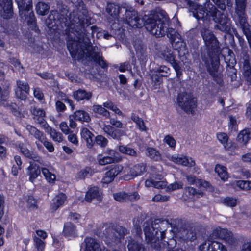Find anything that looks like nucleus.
<instances>
[{"mask_svg":"<svg viewBox=\"0 0 251 251\" xmlns=\"http://www.w3.org/2000/svg\"><path fill=\"white\" fill-rule=\"evenodd\" d=\"M169 159L176 164L184 166L192 167L195 164L194 160L191 157L183 154H173Z\"/></svg>","mask_w":251,"mask_h":251,"instance_id":"obj_13","label":"nucleus"},{"mask_svg":"<svg viewBox=\"0 0 251 251\" xmlns=\"http://www.w3.org/2000/svg\"><path fill=\"white\" fill-rule=\"evenodd\" d=\"M160 57L169 62L176 72L177 76L181 74V67L175 59L173 50L171 49L166 48L164 50L160 51Z\"/></svg>","mask_w":251,"mask_h":251,"instance_id":"obj_11","label":"nucleus"},{"mask_svg":"<svg viewBox=\"0 0 251 251\" xmlns=\"http://www.w3.org/2000/svg\"><path fill=\"white\" fill-rule=\"evenodd\" d=\"M155 72L160 74L162 76L167 77L170 74V69L165 65L160 66Z\"/></svg>","mask_w":251,"mask_h":251,"instance_id":"obj_52","label":"nucleus"},{"mask_svg":"<svg viewBox=\"0 0 251 251\" xmlns=\"http://www.w3.org/2000/svg\"><path fill=\"white\" fill-rule=\"evenodd\" d=\"M82 138L86 142L88 148L92 147L94 144V135L86 128H83L80 132Z\"/></svg>","mask_w":251,"mask_h":251,"instance_id":"obj_23","label":"nucleus"},{"mask_svg":"<svg viewBox=\"0 0 251 251\" xmlns=\"http://www.w3.org/2000/svg\"><path fill=\"white\" fill-rule=\"evenodd\" d=\"M41 142L43 143L44 146L46 147V148L49 151V152H53L54 151V148L52 145V144L49 142L48 141L46 140V138L44 136V139L43 141H40Z\"/></svg>","mask_w":251,"mask_h":251,"instance_id":"obj_58","label":"nucleus"},{"mask_svg":"<svg viewBox=\"0 0 251 251\" xmlns=\"http://www.w3.org/2000/svg\"><path fill=\"white\" fill-rule=\"evenodd\" d=\"M163 142L167 144L169 147L175 149L176 145V141L172 136L170 135H166L163 139Z\"/></svg>","mask_w":251,"mask_h":251,"instance_id":"obj_51","label":"nucleus"},{"mask_svg":"<svg viewBox=\"0 0 251 251\" xmlns=\"http://www.w3.org/2000/svg\"><path fill=\"white\" fill-rule=\"evenodd\" d=\"M96 143L101 147H105L108 142L107 140L101 135H98L95 138Z\"/></svg>","mask_w":251,"mask_h":251,"instance_id":"obj_56","label":"nucleus"},{"mask_svg":"<svg viewBox=\"0 0 251 251\" xmlns=\"http://www.w3.org/2000/svg\"><path fill=\"white\" fill-rule=\"evenodd\" d=\"M103 106L104 107L99 105H94L92 107V110L94 113L103 115L106 118H110V112L105 108L112 110L116 114L120 116L123 115L122 111L111 101H108L104 102Z\"/></svg>","mask_w":251,"mask_h":251,"instance_id":"obj_9","label":"nucleus"},{"mask_svg":"<svg viewBox=\"0 0 251 251\" xmlns=\"http://www.w3.org/2000/svg\"><path fill=\"white\" fill-rule=\"evenodd\" d=\"M17 3L21 18L27 20L28 25L33 27L35 25V20L32 9L31 1H17Z\"/></svg>","mask_w":251,"mask_h":251,"instance_id":"obj_6","label":"nucleus"},{"mask_svg":"<svg viewBox=\"0 0 251 251\" xmlns=\"http://www.w3.org/2000/svg\"><path fill=\"white\" fill-rule=\"evenodd\" d=\"M66 197L65 194L63 193L59 194L56 196L53 199L54 210H56L59 206L62 205L64 203Z\"/></svg>","mask_w":251,"mask_h":251,"instance_id":"obj_34","label":"nucleus"},{"mask_svg":"<svg viewBox=\"0 0 251 251\" xmlns=\"http://www.w3.org/2000/svg\"><path fill=\"white\" fill-rule=\"evenodd\" d=\"M103 129L105 132L115 139H120L125 134L124 131L116 129L110 125H104Z\"/></svg>","mask_w":251,"mask_h":251,"instance_id":"obj_21","label":"nucleus"},{"mask_svg":"<svg viewBox=\"0 0 251 251\" xmlns=\"http://www.w3.org/2000/svg\"><path fill=\"white\" fill-rule=\"evenodd\" d=\"M121 170L124 180H129L134 179L138 176L141 175L146 170V166L143 164L133 165L125 164L122 165Z\"/></svg>","mask_w":251,"mask_h":251,"instance_id":"obj_7","label":"nucleus"},{"mask_svg":"<svg viewBox=\"0 0 251 251\" xmlns=\"http://www.w3.org/2000/svg\"><path fill=\"white\" fill-rule=\"evenodd\" d=\"M20 150L21 152L26 157L29 158H32L34 160H35L37 158L36 156V155L32 153V152H30L27 148L26 147L24 146L23 144H22L21 145H20Z\"/></svg>","mask_w":251,"mask_h":251,"instance_id":"obj_47","label":"nucleus"},{"mask_svg":"<svg viewBox=\"0 0 251 251\" xmlns=\"http://www.w3.org/2000/svg\"><path fill=\"white\" fill-rule=\"evenodd\" d=\"M7 95V92H5L4 94L0 95V105H3L5 106L9 105L8 102L6 101Z\"/></svg>","mask_w":251,"mask_h":251,"instance_id":"obj_63","label":"nucleus"},{"mask_svg":"<svg viewBox=\"0 0 251 251\" xmlns=\"http://www.w3.org/2000/svg\"><path fill=\"white\" fill-rule=\"evenodd\" d=\"M119 151L123 154L131 156H134L136 154V152L133 149L125 146H120L119 147Z\"/></svg>","mask_w":251,"mask_h":251,"instance_id":"obj_49","label":"nucleus"},{"mask_svg":"<svg viewBox=\"0 0 251 251\" xmlns=\"http://www.w3.org/2000/svg\"><path fill=\"white\" fill-rule=\"evenodd\" d=\"M183 184L181 182H175L172 183L166 187V190L167 191H172L183 188Z\"/></svg>","mask_w":251,"mask_h":251,"instance_id":"obj_53","label":"nucleus"},{"mask_svg":"<svg viewBox=\"0 0 251 251\" xmlns=\"http://www.w3.org/2000/svg\"><path fill=\"white\" fill-rule=\"evenodd\" d=\"M228 126L229 129L231 131L238 130V121L236 117L232 115L228 116Z\"/></svg>","mask_w":251,"mask_h":251,"instance_id":"obj_42","label":"nucleus"},{"mask_svg":"<svg viewBox=\"0 0 251 251\" xmlns=\"http://www.w3.org/2000/svg\"><path fill=\"white\" fill-rule=\"evenodd\" d=\"M69 135L68 136V140L73 143L74 145L76 146L78 144V140L77 137V136L75 134L71 132L68 134Z\"/></svg>","mask_w":251,"mask_h":251,"instance_id":"obj_59","label":"nucleus"},{"mask_svg":"<svg viewBox=\"0 0 251 251\" xmlns=\"http://www.w3.org/2000/svg\"><path fill=\"white\" fill-rule=\"evenodd\" d=\"M128 194L125 192H120L113 194L114 199L118 201H124L127 200Z\"/></svg>","mask_w":251,"mask_h":251,"instance_id":"obj_48","label":"nucleus"},{"mask_svg":"<svg viewBox=\"0 0 251 251\" xmlns=\"http://www.w3.org/2000/svg\"><path fill=\"white\" fill-rule=\"evenodd\" d=\"M243 31L248 40L250 46L251 48V31L245 25V27L243 28Z\"/></svg>","mask_w":251,"mask_h":251,"instance_id":"obj_64","label":"nucleus"},{"mask_svg":"<svg viewBox=\"0 0 251 251\" xmlns=\"http://www.w3.org/2000/svg\"><path fill=\"white\" fill-rule=\"evenodd\" d=\"M110 123L111 125L115 126L117 128H122L123 127V123L117 119L114 118L110 119Z\"/></svg>","mask_w":251,"mask_h":251,"instance_id":"obj_62","label":"nucleus"},{"mask_svg":"<svg viewBox=\"0 0 251 251\" xmlns=\"http://www.w3.org/2000/svg\"><path fill=\"white\" fill-rule=\"evenodd\" d=\"M205 45L210 49H214L218 47V42L213 34L206 28H202L201 30Z\"/></svg>","mask_w":251,"mask_h":251,"instance_id":"obj_15","label":"nucleus"},{"mask_svg":"<svg viewBox=\"0 0 251 251\" xmlns=\"http://www.w3.org/2000/svg\"><path fill=\"white\" fill-rule=\"evenodd\" d=\"M23 90H20V88H15V94L17 98L25 100L26 98L27 95L29 94V88L25 87Z\"/></svg>","mask_w":251,"mask_h":251,"instance_id":"obj_44","label":"nucleus"},{"mask_svg":"<svg viewBox=\"0 0 251 251\" xmlns=\"http://www.w3.org/2000/svg\"><path fill=\"white\" fill-rule=\"evenodd\" d=\"M26 128L29 133L34 135L39 141H43L44 135L37 128L30 125L27 126Z\"/></svg>","mask_w":251,"mask_h":251,"instance_id":"obj_40","label":"nucleus"},{"mask_svg":"<svg viewBox=\"0 0 251 251\" xmlns=\"http://www.w3.org/2000/svg\"><path fill=\"white\" fill-rule=\"evenodd\" d=\"M214 171L222 180L225 181L227 180L228 175L226 167L220 164H216Z\"/></svg>","mask_w":251,"mask_h":251,"instance_id":"obj_26","label":"nucleus"},{"mask_svg":"<svg viewBox=\"0 0 251 251\" xmlns=\"http://www.w3.org/2000/svg\"><path fill=\"white\" fill-rule=\"evenodd\" d=\"M63 233L66 236L74 235L76 233L75 226L71 223H66L64 225Z\"/></svg>","mask_w":251,"mask_h":251,"instance_id":"obj_37","label":"nucleus"},{"mask_svg":"<svg viewBox=\"0 0 251 251\" xmlns=\"http://www.w3.org/2000/svg\"><path fill=\"white\" fill-rule=\"evenodd\" d=\"M73 117L75 120L81 122H89L91 117L89 114L84 110H77L73 114Z\"/></svg>","mask_w":251,"mask_h":251,"instance_id":"obj_25","label":"nucleus"},{"mask_svg":"<svg viewBox=\"0 0 251 251\" xmlns=\"http://www.w3.org/2000/svg\"><path fill=\"white\" fill-rule=\"evenodd\" d=\"M169 197L160 194L156 195L152 199L153 201L156 202L167 201L169 200Z\"/></svg>","mask_w":251,"mask_h":251,"instance_id":"obj_57","label":"nucleus"},{"mask_svg":"<svg viewBox=\"0 0 251 251\" xmlns=\"http://www.w3.org/2000/svg\"><path fill=\"white\" fill-rule=\"evenodd\" d=\"M132 120L135 122L138 127V128L142 131H146L147 127L145 125L143 120L140 118L138 116L132 113L131 116Z\"/></svg>","mask_w":251,"mask_h":251,"instance_id":"obj_33","label":"nucleus"},{"mask_svg":"<svg viewBox=\"0 0 251 251\" xmlns=\"http://www.w3.org/2000/svg\"><path fill=\"white\" fill-rule=\"evenodd\" d=\"M81 248L83 251H100L99 243L95 239L90 237H87L85 239Z\"/></svg>","mask_w":251,"mask_h":251,"instance_id":"obj_17","label":"nucleus"},{"mask_svg":"<svg viewBox=\"0 0 251 251\" xmlns=\"http://www.w3.org/2000/svg\"><path fill=\"white\" fill-rule=\"evenodd\" d=\"M177 101L180 106L187 112L192 113L196 106V99L191 94L185 93L178 95Z\"/></svg>","mask_w":251,"mask_h":251,"instance_id":"obj_10","label":"nucleus"},{"mask_svg":"<svg viewBox=\"0 0 251 251\" xmlns=\"http://www.w3.org/2000/svg\"><path fill=\"white\" fill-rule=\"evenodd\" d=\"M122 169V165L118 164L114 166L110 170L105 173L102 178V182L104 183H109L112 182L115 176L121 173Z\"/></svg>","mask_w":251,"mask_h":251,"instance_id":"obj_16","label":"nucleus"},{"mask_svg":"<svg viewBox=\"0 0 251 251\" xmlns=\"http://www.w3.org/2000/svg\"><path fill=\"white\" fill-rule=\"evenodd\" d=\"M126 21L133 27H141L143 25L147 30L157 37L162 36L167 32L168 36L173 41V45L178 52L184 54L187 52L186 46L181 35L175 30L171 29L167 31L166 25L168 22L166 13L163 10H158L150 15H145L141 19L137 11L134 9L126 11Z\"/></svg>","mask_w":251,"mask_h":251,"instance_id":"obj_1","label":"nucleus"},{"mask_svg":"<svg viewBox=\"0 0 251 251\" xmlns=\"http://www.w3.org/2000/svg\"><path fill=\"white\" fill-rule=\"evenodd\" d=\"M126 233V229L122 227H117L116 230L108 228L105 233L106 241L108 243H110V241L115 242L120 239Z\"/></svg>","mask_w":251,"mask_h":251,"instance_id":"obj_14","label":"nucleus"},{"mask_svg":"<svg viewBox=\"0 0 251 251\" xmlns=\"http://www.w3.org/2000/svg\"><path fill=\"white\" fill-rule=\"evenodd\" d=\"M11 1H0V12L3 11L8 15L4 16L5 18L10 17L11 15Z\"/></svg>","mask_w":251,"mask_h":251,"instance_id":"obj_32","label":"nucleus"},{"mask_svg":"<svg viewBox=\"0 0 251 251\" xmlns=\"http://www.w3.org/2000/svg\"><path fill=\"white\" fill-rule=\"evenodd\" d=\"M24 202L26 207L30 210H34L37 208L36 201L32 196H25Z\"/></svg>","mask_w":251,"mask_h":251,"instance_id":"obj_30","label":"nucleus"},{"mask_svg":"<svg viewBox=\"0 0 251 251\" xmlns=\"http://www.w3.org/2000/svg\"><path fill=\"white\" fill-rule=\"evenodd\" d=\"M235 184L241 190L248 191L251 189V181L239 180L236 181Z\"/></svg>","mask_w":251,"mask_h":251,"instance_id":"obj_43","label":"nucleus"},{"mask_svg":"<svg viewBox=\"0 0 251 251\" xmlns=\"http://www.w3.org/2000/svg\"><path fill=\"white\" fill-rule=\"evenodd\" d=\"M102 198L103 194L101 190L97 186H92L86 192L85 200L88 202L92 201L93 200L100 202Z\"/></svg>","mask_w":251,"mask_h":251,"instance_id":"obj_12","label":"nucleus"},{"mask_svg":"<svg viewBox=\"0 0 251 251\" xmlns=\"http://www.w3.org/2000/svg\"><path fill=\"white\" fill-rule=\"evenodd\" d=\"M236 11L237 14L240 16L243 15V11L245 7L244 1H236Z\"/></svg>","mask_w":251,"mask_h":251,"instance_id":"obj_54","label":"nucleus"},{"mask_svg":"<svg viewBox=\"0 0 251 251\" xmlns=\"http://www.w3.org/2000/svg\"><path fill=\"white\" fill-rule=\"evenodd\" d=\"M26 174L29 176V181L33 183L40 174L39 166L30 162V165L27 168Z\"/></svg>","mask_w":251,"mask_h":251,"instance_id":"obj_20","label":"nucleus"},{"mask_svg":"<svg viewBox=\"0 0 251 251\" xmlns=\"http://www.w3.org/2000/svg\"><path fill=\"white\" fill-rule=\"evenodd\" d=\"M92 170L90 168H85L80 170L77 174L76 177L79 179H83L92 175Z\"/></svg>","mask_w":251,"mask_h":251,"instance_id":"obj_45","label":"nucleus"},{"mask_svg":"<svg viewBox=\"0 0 251 251\" xmlns=\"http://www.w3.org/2000/svg\"><path fill=\"white\" fill-rule=\"evenodd\" d=\"M34 97L39 100H42L44 98V94L40 88H35L33 90Z\"/></svg>","mask_w":251,"mask_h":251,"instance_id":"obj_61","label":"nucleus"},{"mask_svg":"<svg viewBox=\"0 0 251 251\" xmlns=\"http://www.w3.org/2000/svg\"><path fill=\"white\" fill-rule=\"evenodd\" d=\"M243 70L244 75L247 81L250 82L251 81V66L248 61H244Z\"/></svg>","mask_w":251,"mask_h":251,"instance_id":"obj_39","label":"nucleus"},{"mask_svg":"<svg viewBox=\"0 0 251 251\" xmlns=\"http://www.w3.org/2000/svg\"><path fill=\"white\" fill-rule=\"evenodd\" d=\"M34 245L38 251H43L45 248V242L39 238L35 236L33 238Z\"/></svg>","mask_w":251,"mask_h":251,"instance_id":"obj_50","label":"nucleus"},{"mask_svg":"<svg viewBox=\"0 0 251 251\" xmlns=\"http://www.w3.org/2000/svg\"><path fill=\"white\" fill-rule=\"evenodd\" d=\"M222 202L225 205L229 207H234L237 204L236 199L231 197L225 198Z\"/></svg>","mask_w":251,"mask_h":251,"instance_id":"obj_55","label":"nucleus"},{"mask_svg":"<svg viewBox=\"0 0 251 251\" xmlns=\"http://www.w3.org/2000/svg\"><path fill=\"white\" fill-rule=\"evenodd\" d=\"M121 160L118 153L114 150L107 149L104 154H99L97 156V161L101 166L114 163Z\"/></svg>","mask_w":251,"mask_h":251,"instance_id":"obj_8","label":"nucleus"},{"mask_svg":"<svg viewBox=\"0 0 251 251\" xmlns=\"http://www.w3.org/2000/svg\"><path fill=\"white\" fill-rule=\"evenodd\" d=\"M188 183L190 185L195 184L200 188H207L210 186L209 183L202 180L197 179L194 176H188L186 177Z\"/></svg>","mask_w":251,"mask_h":251,"instance_id":"obj_22","label":"nucleus"},{"mask_svg":"<svg viewBox=\"0 0 251 251\" xmlns=\"http://www.w3.org/2000/svg\"><path fill=\"white\" fill-rule=\"evenodd\" d=\"M146 154L151 158L158 161L161 159V156L159 152L155 149L149 147L146 149Z\"/></svg>","mask_w":251,"mask_h":251,"instance_id":"obj_35","label":"nucleus"},{"mask_svg":"<svg viewBox=\"0 0 251 251\" xmlns=\"http://www.w3.org/2000/svg\"><path fill=\"white\" fill-rule=\"evenodd\" d=\"M162 178L159 176L158 178L154 179V177L147 179L145 181L146 187H153L156 188H163L166 186L167 182L165 180H162Z\"/></svg>","mask_w":251,"mask_h":251,"instance_id":"obj_18","label":"nucleus"},{"mask_svg":"<svg viewBox=\"0 0 251 251\" xmlns=\"http://www.w3.org/2000/svg\"><path fill=\"white\" fill-rule=\"evenodd\" d=\"M217 138L223 145L225 149H227L228 147V137L227 135L223 132H219L217 134Z\"/></svg>","mask_w":251,"mask_h":251,"instance_id":"obj_41","label":"nucleus"},{"mask_svg":"<svg viewBox=\"0 0 251 251\" xmlns=\"http://www.w3.org/2000/svg\"><path fill=\"white\" fill-rule=\"evenodd\" d=\"M68 50L73 57L76 59H80L85 56L92 58L98 62L102 68L106 67V63L102 58L100 49L97 47H88L84 49L80 42L77 41H69L67 43Z\"/></svg>","mask_w":251,"mask_h":251,"instance_id":"obj_2","label":"nucleus"},{"mask_svg":"<svg viewBox=\"0 0 251 251\" xmlns=\"http://www.w3.org/2000/svg\"><path fill=\"white\" fill-rule=\"evenodd\" d=\"M45 128L46 132L50 135L53 141L57 142H61L63 141V137L60 132L52 129L48 125L47 127Z\"/></svg>","mask_w":251,"mask_h":251,"instance_id":"obj_27","label":"nucleus"},{"mask_svg":"<svg viewBox=\"0 0 251 251\" xmlns=\"http://www.w3.org/2000/svg\"><path fill=\"white\" fill-rule=\"evenodd\" d=\"M129 251H145L142 245L135 241H131L128 245Z\"/></svg>","mask_w":251,"mask_h":251,"instance_id":"obj_46","label":"nucleus"},{"mask_svg":"<svg viewBox=\"0 0 251 251\" xmlns=\"http://www.w3.org/2000/svg\"><path fill=\"white\" fill-rule=\"evenodd\" d=\"M74 98L77 101L88 100L92 96L91 93L84 90H78L74 93Z\"/></svg>","mask_w":251,"mask_h":251,"instance_id":"obj_29","label":"nucleus"},{"mask_svg":"<svg viewBox=\"0 0 251 251\" xmlns=\"http://www.w3.org/2000/svg\"><path fill=\"white\" fill-rule=\"evenodd\" d=\"M42 173L45 177L46 180L50 183H54L56 180V176L55 174L50 172L49 170L46 168H43L42 169Z\"/></svg>","mask_w":251,"mask_h":251,"instance_id":"obj_38","label":"nucleus"},{"mask_svg":"<svg viewBox=\"0 0 251 251\" xmlns=\"http://www.w3.org/2000/svg\"><path fill=\"white\" fill-rule=\"evenodd\" d=\"M31 112L34 116V120L37 123L45 126L46 122L45 120V112L41 109L35 107H31Z\"/></svg>","mask_w":251,"mask_h":251,"instance_id":"obj_19","label":"nucleus"},{"mask_svg":"<svg viewBox=\"0 0 251 251\" xmlns=\"http://www.w3.org/2000/svg\"><path fill=\"white\" fill-rule=\"evenodd\" d=\"M205 5L207 6L206 10L202 6L200 5L197 6L196 8H192L195 10L193 12H196V13H194V14H197V18L210 19V17H212L213 20L219 23L217 26L220 30L225 32L228 31L230 29V23L228 18L225 15L221 14L215 6L209 3V1L207 2Z\"/></svg>","mask_w":251,"mask_h":251,"instance_id":"obj_3","label":"nucleus"},{"mask_svg":"<svg viewBox=\"0 0 251 251\" xmlns=\"http://www.w3.org/2000/svg\"><path fill=\"white\" fill-rule=\"evenodd\" d=\"M160 225L157 223H146L144 227V234L147 243L152 247L158 249L161 241L165 237L163 230L159 229Z\"/></svg>","mask_w":251,"mask_h":251,"instance_id":"obj_5","label":"nucleus"},{"mask_svg":"<svg viewBox=\"0 0 251 251\" xmlns=\"http://www.w3.org/2000/svg\"><path fill=\"white\" fill-rule=\"evenodd\" d=\"M219 60L217 57L212 59L210 64L207 65V69L210 74L215 77L218 76V69L219 65Z\"/></svg>","mask_w":251,"mask_h":251,"instance_id":"obj_28","label":"nucleus"},{"mask_svg":"<svg viewBox=\"0 0 251 251\" xmlns=\"http://www.w3.org/2000/svg\"><path fill=\"white\" fill-rule=\"evenodd\" d=\"M251 138L250 128L244 129L240 131L237 136L238 142L243 145H246Z\"/></svg>","mask_w":251,"mask_h":251,"instance_id":"obj_24","label":"nucleus"},{"mask_svg":"<svg viewBox=\"0 0 251 251\" xmlns=\"http://www.w3.org/2000/svg\"><path fill=\"white\" fill-rule=\"evenodd\" d=\"M106 11L115 19H118L119 14L120 7L115 5L113 3H108L106 7Z\"/></svg>","mask_w":251,"mask_h":251,"instance_id":"obj_31","label":"nucleus"},{"mask_svg":"<svg viewBox=\"0 0 251 251\" xmlns=\"http://www.w3.org/2000/svg\"><path fill=\"white\" fill-rule=\"evenodd\" d=\"M213 238H220L226 242H232V234L226 229L216 228L213 232L211 237L199 246L201 251H227L225 246L222 244L212 241Z\"/></svg>","mask_w":251,"mask_h":251,"instance_id":"obj_4","label":"nucleus"},{"mask_svg":"<svg viewBox=\"0 0 251 251\" xmlns=\"http://www.w3.org/2000/svg\"><path fill=\"white\" fill-rule=\"evenodd\" d=\"M50 8L49 5L43 1H39L38 2L36 9L37 14L41 15H46Z\"/></svg>","mask_w":251,"mask_h":251,"instance_id":"obj_36","label":"nucleus"},{"mask_svg":"<svg viewBox=\"0 0 251 251\" xmlns=\"http://www.w3.org/2000/svg\"><path fill=\"white\" fill-rule=\"evenodd\" d=\"M60 129L65 134H68L70 132V130L67 124L65 122H62L59 124Z\"/></svg>","mask_w":251,"mask_h":251,"instance_id":"obj_60","label":"nucleus"}]
</instances>
